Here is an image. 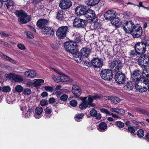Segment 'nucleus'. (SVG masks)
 <instances>
[{"instance_id":"1","label":"nucleus","mask_w":149,"mask_h":149,"mask_svg":"<svg viewBox=\"0 0 149 149\" xmlns=\"http://www.w3.org/2000/svg\"><path fill=\"white\" fill-rule=\"evenodd\" d=\"M123 29L126 33H130L135 38L139 37L142 34V29L140 25H135L132 22H127L124 24Z\"/></svg>"},{"instance_id":"2","label":"nucleus","mask_w":149,"mask_h":149,"mask_svg":"<svg viewBox=\"0 0 149 149\" xmlns=\"http://www.w3.org/2000/svg\"><path fill=\"white\" fill-rule=\"evenodd\" d=\"M15 15L19 17L18 21L22 24L26 23L30 21V17L23 10L16 11Z\"/></svg>"},{"instance_id":"3","label":"nucleus","mask_w":149,"mask_h":149,"mask_svg":"<svg viewBox=\"0 0 149 149\" xmlns=\"http://www.w3.org/2000/svg\"><path fill=\"white\" fill-rule=\"evenodd\" d=\"M64 46L67 51L71 54H73L77 51V45L73 41H70L65 42Z\"/></svg>"},{"instance_id":"4","label":"nucleus","mask_w":149,"mask_h":149,"mask_svg":"<svg viewBox=\"0 0 149 149\" xmlns=\"http://www.w3.org/2000/svg\"><path fill=\"white\" fill-rule=\"evenodd\" d=\"M100 75L103 79L107 81L111 80L113 77L112 71L109 69H102Z\"/></svg>"},{"instance_id":"5","label":"nucleus","mask_w":149,"mask_h":149,"mask_svg":"<svg viewBox=\"0 0 149 149\" xmlns=\"http://www.w3.org/2000/svg\"><path fill=\"white\" fill-rule=\"evenodd\" d=\"M134 48L138 54H143L146 51V44L143 42H139L134 46Z\"/></svg>"},{"instance_id":"6","label":"nucleus","mask_w":149,"mask_h":149,"mask_svg":"<svg viewBox=\"0 0 149 149\" xmlns=\"http://www.w3.org/2000/svg\"><path fill=\"white\" fill-rule=\"evenodd\" d=\"M68 30L67 26H63L59 27L56 32L57 36L59 38H63L66 36V34Z\"/></svg>"},{"instance_id":"7","label":"nucleus","mask_w":149,"mask_h":149,"mask_svg":"<svg viewBox=\"0 0 149 149\" xmlns=\"http://www.w3.org/2000/svg\"><path fill=\"white\" fill-rule=\"evenodd\" d=\"M116 15L117 13L115 11L110 10L104 13V16L106 19L111 21L116 18Z\"/></svg>"},{"instance_id":"8","label":"nucleus","mask_w":149,"mask_h":149,"mask_svg":"<svg viewBox=\"0 0 149 149\" xmlns=\"http://www.w3.org/2000/svg\"><path fill=\"white\" fill-rule=\"evenodd\" d=\"M132 80L134 81L135 83H136L137 80L140 81V78L142 76V72L138 70H135L132 72L131 73Z\"/></svg>"},{"instance_id":"9","label":"nucleus","mask_w":149,"mask_h":149,"mask_svg":"<svg viewBox=\"0 0 149 149\" xmlns=\"http://www.w3.org/2000/svg\"><path fill=\"white\" fill-rule=\"evenodd\" d=\"M103 64L102 60L99 58H93L91 60V64L93 67L96 68H101Z\"/></svg>"},{"instance_id":"10","label":"nucleus","mask_w":149,"mask_h":149,"mask_svg":"<svg viewBox=\"0 0 149 149\" xmlns=\"http://www.w3.org/2000/svg\"><path fill=\"white\" fill-rule=\"evenodd\" d=\"M115 79L118 83L123 84L125 81V76L123 74L119 72L116 74L115 76Z\"/></svg>"},{"instance_id":"11","label":"nucleus","mask_w":149,"mask_h":149,"mask_svg":"<svg viewBox=\"0 0 149 149\" xmlns=\"http://www.w3.org/2000/svg\"><path fill=\"white\" fill-rule=\"evenodd\" d=\"M86 7L83 5H80L75 9V14L78 16L84 15L86 11Z\"/></svg>"},{"instance_id":"12","label":"nucleus","mask_w":149,"mask_h":149,"mask_svg":"<svg viewBox=\"0 0 149 149\" xmlns=\"http://www.w3.org/2000/svg\"><path fill=\"white\" fill-rule=\"evenodd\" d=\"M60 7L63 10L68 9L72 6V2L70 0H62L59 4Z\"/></svg>"},{"instance_id":"13","label":"nucleus","mask_w":149,"mask_h":149,"mask_svg":"<svg viewBox=\"0 0 149 149\" xmlns=\"http://www.w3.org/2000/svg\"><path fill=\"white\" fill-rule=\"evenodd\" d=\"M85 22L79 18H76L74 20L73 26L77 27H83L85 25Z\"/></svg>"},{"instance_id":"14","label":"nucleus","mask_w":149,"mask_h":149,"mask_svg":"<svg viewBox=\"0 0 149 149\" xmlns=\"http://www.w3.org/2000/svg\"><path fill=\"white\" fill-rule=\"evenodd\" d=\"M43 109L40 107H37L35 110L33 116L36 119L40 118L42 116Z\"/></svg>"},{"instance_id":"15","label":"nucleus","mask_w":149,"mask_h":149,"mask_svg":"<svg viewBox=\"0 0 149 149\" xmlns=\"http://www.w3.org/2000/svg\"><path fill=\"white\" fill-rule=\"evenodd\" d=\"M110 67L111 68L115 67L116 69L118 70L121 69L122 67V63L119 60L113 61L110 64Z\"/></svg>"},{"instance_id":"16","label":"nucleus","mask_w":149,"mask_h":149,"mask_svg":"<svg viewBox=\"0 0 149 149\" xmlns=\"http://www.w3.org/2000/svg\"><path fill=\"white\" fill-rule=\"evenodd\" d=\"M147 68H144L143 71L142 73V75L143 77H144L145 76H146V78H145L144 79L143 78V77H141V80L142 81V79H144L142 83L143 84H145L146 85L147 84L148 85L149 83V74L147 73Z\"/></svg>"},{"instance_id":"17","label":"nucleus","mask_w":149,"mask_h":149,"mask_svg":"<svg viewBox=\"0 0 149 149\" xmlns=\"http://www.w3.org/2000/svg\"><path fill=\"white\" fill-rule=\"evenodd\" d=\"M72 91L75 95L77 97L79 96L82 93L81 88L76 85L73 86Z\"/></svg>"},{"instance_id":"18","label":"nucleus","mask_w":149,"mask_h":149,"mask_svg":"<svg viewBox=\"0 0 149 149\" xmlns=\"http://www.w3.org/2000/svg\"><path fill=\"white\" fill-rule=\"evenodd\" d=\"M139 82V80H138L136 81V83H135V87L136 90L141 92H143L146 91L147 90L148 88V84L146 85H147V87L141 86L138 85Z\"/></svg>"},{"instance_id":"19","label":"nucleus","mask_w":149,"mask_h":149,"mask_svg":"<svg viewBox=\"0 0 149 149\" xmlns=\"http://www.w3.org/2000/svg\"><path fill=\"white\" fill-rule=\"evenodd\" d=\"M43 34L47 35H53L54 34L53 29L52 27H45L42 29Z\"/></svg>"},{"instance_id":"20","label":"nucleus","mask_w":149,"mask_h":149,"mask_svg":"<svg viewBox=\"0 0 149 149\" xmlns=\"http://www.w3.org/2000/svg\"><path fill=\"white\" fill-rule=\"evenodd\" d=\"M84 15L87 19L90 20V19L95 16V13L94 11L89 9L86 11Z\"/></svg>"},{"instance_id":"21","label":"nucleus","mask_w":149,"mask_h":149,"mask_svg":"<svg viewBox=\"0 0 149 149\" xmlns=\"http://www.w3.org/2000/svg\"><path fill=\"white\" fill-rule=\"evenodd\" d=\"M45 114L44 117L45 118H49L52 115V109L49 107H47L44 110Z\"/></svg>"},{"instance_id":"22","label":"nucleus","mask_w":149,"mask_h":149,"mask_svg":"<svg viewBox=\"0 0 149 149\" xmlns=\"http://www.w3.org/2000/svg\"><path fill=\"white\" fill-rule=\"evenodd\" d=\"M24 75L27 77L33 78L36 77L37 73L33 70H29L25 72Z\"/></svg>"},{"instance_id":"23","label":"nucleus","mask_w":149,"mask_h":149,"mask_svg":"<svg viewBox=\"0 0 149 149\" xmlns=\"http://www.w3.org/2000/svg\"><path fill=\"white\" fill-rule=\"evenodd\" d=\"M48 23V21L44 19H40L39 20L37 23V26L39 28H41L45 27V26Z\"/></svg>"},{"instance_id":"24","label":"nucleus","mask_w":149,"mask_h":149,"mask_svg":"<svg viewBox=\"0 0 149 149\" xmlns=\"http://www.w3.org/2000/svg\"><path fill=\"white\" fill-rule=\"evenodd\" d=\"M91 51V50L89 48H83L81 50L80 54H81L82 57H87L89 56Z\"/></svg>"},{"instance_id":"25","label":"nucleus","mask_w":149,"mask_h":149,"mask_svg":"<svg viewBox=\"0 0 149 149\" xmlns=\"http://www.w3.org/2000/svg\"><path fill=\"white\" fill-rule=\"evenodd\" d=\"M111 23L113 25L115 26L116 27H119L122 25L121 20L119 18H115L111 21Z\"/></svg>"},{"instance_id":"26","label":"nucleus","mask_w":149,"mask_h":149,"mask_svg":"<svg viewBox=\"0 0 149 149\" xmlns=\"http://www.w3.org/2000/svg\"><path fill=\"white\" fill-rule=\"evenodd\" d=\"M80 99L82 101V102L79 105V108L81 109H85L88 107V105L86 102L87 97H81Z\"/></svg>"},{"instance_id":"27","label":"nucleus","mask_w":149,"mask_h":149,"mask_svg":"<svg viewBox=\"0 0 149 149\" xmlns=\"http://www.w3.org/2000/svg\"><path fill=\"white\" fill-rule=\"evenodd\" d=\"M44 82V81L42 79H34L33 82H29L28 84L29 85L33 84L35 87H37L41 85L40 83H43Z\"/></svg>"},{"instance_id":"28","label":"nucleus","mask_w":149,"mask_h":149,"mask_svg":"<svg viewBox=\"0 0 149 149\" xmlns=\"http://www.w3.org/2000/svg\"><path fill=\"white\" fill-rule=\"evenodd\" d=\"M110 110L112 112H115L120 115H123L125 113V111L123 109L117 107L111 108Z\"/></svg>"},{"instance_id":"29","label":"nucleus","mask_w":149,"mask_h":149,"mask_svg":"<svg viewBox=\"0 0 149 149\" xmlns=\"http://www.w3.org/2000/svg\"><path fill=\"white\" fill-rule=\"evenodd\" d=\"M0 56L2 58L10 61L12 63L16 64L17 63L15 60L12 59L9 56H7L1 52H0Z\"/></svg>"},{"instance_id":"30","label":"nucleus","mask_w":149,"mask_h":149,"mask_svg":"<svg viewBox=\"0 0 149 149\" xmlns=\"http://www.w3.org/2000/svg\"><path fill=\"white\" fill-rule=\"evenodd\" d=\"M60 80H57V81H61L64 82L66 81H70L71 82L72 81V79H70V78L64 74H63L62 73L60 75Z\"/></svg>"},{"instance_id":"31","label":"nucleus","mask_w":149,"mask_h":149,"mask_svg":"<svg viewBox=\"0 0 149 149\" xmlns=\"http://www.w3.org/2000/svg\"><path fill=\"white\" fill-rule=\"evenodd\" d=\"M73 54V57L75 60L78 63L81 61L82 60V56L77 51L75 52Z\"/></svg>"},{"instance_id":"32","label":"nucleus","mask_w":149,"mask_h":149,"mask_svg":"<svg viewBox=\"0 0 149 149\" xmlns=\"http://www.w3.org/2000/svg\"><path fill=\"white\" fill-rule=\"evenodd\" d=\"M65 16V12L63 11L59 10L56 13V18L59 20H62L64 18Z\"/></svg>"},{"instance_id":"33","label":"nucleus","mask_w":149,"mask_h":149,"mask_svg":"<svg viewBox=\"0 0 149 149\" xmlns=\"http://www.w3.org/2000/svg\"><path fill=\"white\" fill-rule=\"evenodd\" d=\"M98 17H95V16L93 17V18H91V19H90V22H92L91 23V25L93 26H94L91 28L92 29L97 28V26H96L97 25L96 22L98 21Z\"/></svg>"},{"instance_id":"34","label":"nucleus","mask_w":149,"mask_h":149,"mask_svg":"<svg viewBox=\"0 0 149 149\" xmlns=\"http://www.w3.org/2000/svg\"><path fill=\"white\" fill-rule=\"evenodd\" d=\"M107 127L106 124L105 123L102 122L99 124L97 129L100 132H104L107 129Z\"/></svg>"},{"instance_id":"35","label":"nucleus","mask_w":149,"mask_h":149,"mask_svg":"<svg viewBox=\"0 0 149 149\" xmlns=\"http://www.w3.org/2000/svg\"><path fill=\"white\" fill-rule=\"evenodd\" d=\"M142 67H145L148 66L149 65V57L145 55L142 61Z\"/></svg>"},{"instance_id":"36","label":"nucleus","mask_w":149,"mask_h":149,"mask_svg":"<svg viewBox=\"0 0 149 149\" xmlns=\"http://www.w3.org/2000/svg\"><path fill=\"white\" fill-rule=\"evenodd\" d=\"M141 55L139 56H138L136 58V62L138 63V64L141 67L142 66V61H143V58L144 56V55L141 54Z\"/></svg>"},{"instance_id":"37","label":"nucleus","mask_w":149,"mask_h":149,"mask_svg":"<svg viewBox=\"0 0 149 149\" xmlns=\"http://www.w3.org/2000/svg\"><path fill=\"white\" fill-rule=\"evenodd\" d=\"M100 1V0H87L86 3L88 6H93L98 4Z\"/></svg>"},{"instance_id":"38","label":"nucleus","mask_w":149,"mask_h":149,"mask_svg":"<svg viewBox=\"0 0 149 149\" xmlns=\"http://www.w3.org/2000/svg\"><path fill=\"white\" fill-rule=\"evenodd\" d=\"M13 80L16 82L20 83L23 81V79L21 76L19 75H16L15 74L13 77Z\"/></svg>"},{"instance_id":"39","label":"nucleus","mask_w":149,"mask_h":149,"mask_svg":"<svg viewBox=\"0 0 149 149\" xmlns=\"http://www.w3.org/2000/svg\"><path fill=\"white\" fill-rule=\"evenodd\" d=\"M134 82L132 80V81H129L127 82L126 86H125V88L127 89L128 91L132 90L134 88V85L133 83Z\"/></svg>"},{"instance_id":"40","label":"nucleus","mask_w":149,"mask_h":149,"mask_svg":"<svg viewBox=\"0 0 149 149\" xmlns=\"http://www.w3.org/2000/svg\"><path fill=\"white\" fill-rule=\"evenodd\" d=\"M32 112V109H29L27 111H24L23 112V117L27 118L29 117Z\"/></svg>"},{"instance_id":"41","label":"nucleus","mask_w":149,"mask_h":149,"mask_svg":"<svg viewBox=\"0 0 149 149\" xmlns=\"http://www.w3.org/2000/svg\"><path fill=\"white\" fill-rule=\"evenodd\" d=\"M15 100L13 95L7 96L6 97L7 102L9 104H12Z\"/></svg>"},{"instance_id":"42","label":"nucleus","mask_w":149,"mask_h":149,"mask_svg":"<svg viewBox=\"0 0 149 149\" xmlns=\"http://www.w3.org/2000/svg\"><path fill=\"white\" fill-rule=\"evenodd\" d=\"M86 97L87 98H88V101H86V102L88 104L91 106L92 107H94L95 105L92 103V102L94 100L93 96L89 95Z\"/></svg>"},{"instance_id":"43","label":"nucleus","mask_w":149,"mask_h":149,"mask_svg":"<svg viewBox=\"0 0 149 149\" xmlns=\"http://www.w3.org/2000/svg\"><path fill=\"white\" fill-rule=\"evenodd\" d=\"M84 115L83 113L77 114L75 116V120L77 122H79L81 121L82 119V117L84 116Z\"/></svg>"},{"instance_id":"44","label":"nucleus","mask_w":149,"mask_h":149,"mask_svg":"<svg viewBox=\"0 0 149 149\" xmlns=\"http://www.w3.org/2000/svg\"><path fill=\"white\" fill-rule=\"evenodd\" d=\"M22 92L25 95H28L31 94V91L30 88H25L23 89Z\"/></svg>"},{"instance_id":"45","label":"nucleus","mask_w":149,"mask_h":149,"mask_svg":"<svg viewBox=\"0 0 149 149\" xmlns=\"http://www.w3.org/2000/svg\"><path fill=\"white\" fill-rule=\"evenodd\" d=\"M111 100L115 104H117L120 101V99L118 97L111 96Z\"/></svg>"},{"instance_id":"46","label":"nucleus","mask_w":149,"mask_h":149,"mask_svg":"<svg viewBox=\"0 0 149 149\" xmlns=\"http://www.w3.org/2000/svg\"><path fill=\"white\" fill-rule=\"evenodd\" d=\"M23 88L20 85L16 86L15 88V91L19 93L22 92Z\"/></svg>"},{"instance_id":"47","label":"nucleus","mask_w":149,"mask_h":149,"mask_svg":"<svg viewBox=\"0 0 149 149\" xmlns=\"http://www.w3.org/2000/svg\"><path fill=\"white\" fill-rule=\"evenodd\" d=\"M11 90L10 87L8 86H5L2 87L1 91L4 92H9Z\"/></svg>"},{"instance_id":"48","label":"nucleus","mask_w":149,"mask_h":149,"mask_svg":"<svg viewBox=\"0 0 149 149\" xmlns=\"http://www.w3.org/2000/svg\"><path fill=\"white\" fill-rule=\"evenodd\" d=\"M21 104L20 105V108L21 110L24 111H26V103L24 102L23 101H21Z\"/></svg>"},{"instance_id":"49","label":"nucleus","mask_w":149,"mask_h":149,"mask_svg":"<svg viewBox=\"0 0 149 149\" xmlns=\"http://www.w3.org/2000/svg\"><path fill=\"white\" fill-rule=\"evenodd\" d=\"M136 109L138 111L140 112L141 113H142L143 114L147 115L149 117V112L143 109H141L140 108H136Z\"/></svg>"},{"instance_id":"50","label":"nucleus","mask_w":149,"mask_h":149,"mask_svg":"<svg viewBox=\"0 0 149 149\" xmlns=\"http://www.w3.org/2000/svg\"><path fill=\"white\" fill-rule=\"evenodd\" d=\"M14 5V3L12 0H9L6 4L8 9H9L11 6L12 7Z\"/></svg>"},{"instance_id":"51","label":"nucleus","mask_w":149,"mask_h":149,"mask_svg":"<svg viewBox=\"0 0 149 149\" xmlns=\"http://www.w3.org/2000/svg\"><path fill=\"white\" fill-rule=\"evenodd\" d=\"M115 124L117 127L120 128L123 127L124 126V123H123L119 121H117L115 123Z\"/></svg>"},{"instance_id":"52","label":"nucleus","mask_w":149,"mask_h":149,"mask_svg":"<svg viewBox=\"0 0 149 149\" xmlns=\"http://www.w3.org/2000/svg\"><path fill=\"white\" fill-rule=\"evenodd\" d=\"M40 104L42 106H45L48 104V101L46 100L42 99L40 101Z\"/></svg>"},{"instance_id":"53","label":"nucleus","mask_w":149,"mask_h":149,"mask_svg":"<svg viewBox=\"0 0 149 149\" xmlns=\"http://www.w3.org/2000/svg\"><path fill=\"white\" fill-rule=\"evenodd\" d=\"M137 53V52H136V50L135 51H132L130 53V56L132 57H137V55H139Z\"/></svg>"},{"instance_id":"54","label":"nucleus","mask_w":149,"mask_h":149,"mask_svg":"<svg viewBox=\"0 0 149 149\" xmlns=\"http://www.w3.org/2000/svg\"><path fill=\"white\" fill-rule=\"evenodd\" d=\"M137 134L140 137H142L144 135V131L140 129L137 132Z\"/></svg>"},{"instance_id":"55","label":"nucleus","mask_w":149,"mask_h":149,"mask_svg":"<svg viewBox=\"0 0 149 149\" xmlns=\"http://www.w3.org/2000/svg\"><path fill=\"white\" fill-rule=\"evenodd\" d=\"M68 96L66 94H63L60 97V100L63 101H65L67 99Z\"/></svg>"},{"instance_id":"56","label":"nucleus","mask_w":149,"mask_h":149,"mask_svg":"<svg viewBox=\"0 0 149 149\" xmlns=\"http://www.w3.org/2000/svg\"><path fill=\"white\" fill-rule=\"evenodd\" d=\"M44 88L46 91L49 92H52L54 90L52 86H45Z\"/></svg>"},{"instance_id":"57","label":"nucleus","mask_w":149,"mask_h":149,"mask_svg":"<svg viewBox=\"0 0 149 149\" xmlns=\"http://www.w3.org/2000/svg\"><path fill=\"white\" fill-rule=\"evenodd\" d=\"M128 130L131 133H133L135 132V130L134 127L132 126H130L128 128Z\"/></svg>"},{"instance_id":"58","label":"nucleus","mask_w":149,"mask_h":149,"mask_svg":"<svg viewBox=\"0 0 149 149\" xmlns=\"http://www.w3.org/2000/svg\"><path fill=\"white\" fill-rule=\"evenodd\" d=\"M15 74L13 73H11L9 74H8L6 75V77L9 79H10L12 78L13 79Z\"/></svg>"},{"instance_id":"59","label":"nucleus","mask_w":149,"mask_h":149,"mask_svg":"<svg viewBox=\"0 0 149 149\" xmlns=\"http://www.w3.org/2000/svg\"><path fill=\"white\" fill-rule=\"evenodd\" d=\"M97 113V111L94 109L91 110L90 111V114L91 116L94 117Z\"/></svg>"},{"instance_id":"60","label":"nucleus","mask_w":149,"mask_h":149,"mask_svg":"<svg viewBox=\"0 0 149 149\" xmlns=\"http://www.w3.org/2000/svg\"><path fill=\"white\" fill-rule=\"evenodd\" d=\"M70 104L72 106L75 107L77 106V101L75 100H72L70 102Z\"/></svg>"},{"instance_id":"61","label":"nucleus","mask_w":149,"mask_h":149,"mask_svg":"<svg viewBox=\"0 0 149 149\" xmlns=\"http://www.w3.org/2000/svg\"><path fill=\"white\" fill-rule=\"evenodd\" d=\"M17 46L19 49L21 50H24L26 49L24 46L23 45L21 44H19L17 45Z\"/></svg>"},{"instance_id":"62","label":"nucleus","mask_w":149,"mask_h":149,"mask_svg":"<svg viewBox=\"0 0 149 149\" xmlns=\"http://www.w3.org/2000/svg\"><path fill=\"white\" fill-rule=\"evenodd\" d=\"M27 38L32 39L34 38V36L32 33L30 32H28L26 34Z\"/></svg>"},{"instance_id":"63","label":"nucleus","mask_w":149,"mask_h":149,"mask_svg":"<svg viewBox=\"0 0 149 149\" xmlns=\"http://www.w3.org/2000/svg\"><path fill=\"white\" fill-rule=\"evenodd\" d=\"M52 78H53L54 81H55L57 82H60V81H57V80H59V79L60 80V76H59V77H57L55 75H53L52 76Z\"/></svg>"},{"instance_id":"64","label":"nucleus","mask_w":149,"mask_h":149,"mask_svg":"<svg viewBox=\"0 0 149 149\" xmlns=\"http://www.w3.org/2000/svg\"><path fill=\"white\" fill-rule=\"evenodd\" d=\"M100 111L102 113H105L109 115V112L104 108L101 109H100Z\"/></svg>"}]
</instances>
